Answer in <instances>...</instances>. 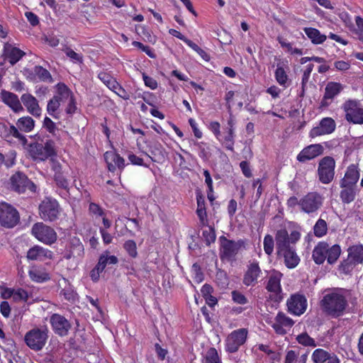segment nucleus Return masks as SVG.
I'll return each mask as SVG.
<instances>
[{
	"mask_svg": "<svg viewBox=\"0 0 363 363\" xmlns=\"http://www.w3.org/2000/svg\"><path fill=\"white\" fill-rule=\"evenodd\" d=\"M301 238L298 230H294L290 235L286 229H280L275 235L277 256L284 259L286 267L294 269L300 262V258L291 245L295 244Z\"/></svg>",
	"mask_w": 363,
	"mask_h": 363,
	"instance_id": "f257e3e1",
	"label": "nucleus"
},
{
	"mask_svg": "<svg viewBox=\"0 0 363 363\" xmlns=\"http://www.w3.org/2000/svg\"><path fill=\"white\" fill-rule=\"evenodd\" d=\"M62 107H65L67 114L72 115L77 111V103L73 92L68 86L63 83H58L55 86L54 96L48 102L47 111L56 118Z\"/></svg>",
	"mask_w": 363,
	"mask_h": 363,
	"instance_id": "f03ea898",
	"label": "nucleus"
},
{
	"mask_svg": "<svg viewBox=\"0 0 363 363\" xmlns=\"http://www.w3.org/2000/svg\"><path fill=\"white\" fill-rule=\"evenodd\" d=\"M322 306L328 313L335 316L340 315L347 306L345 291L336 290L326 294L322 300Z\"/></svg>",
	"mask_w": 363,
	"mask_h": 363,
	"instance_id": "7ed1b4c3",
	"label": "nucleus"
},
{
	"mask_svg": "<svg viewBox=\"0 0 363 363\" xmlns=\"http://www.w3.org/2000/svg\"><path fill=\"white\" fill-rule=\"evenodd\" d=\"M23 148L34 160L37 161H45L50 158L51 162H54V157L57 156L55 143L52 140H48L44 144L34 143L29 145H26Z\"/></svg>",
	"mask_w": 363,
	"mask_h": 363,
	"instance_id": "20e7f679",
	"label": "nucleus"
},
{
	"mask_svg": "<svg viewBox=\"0 0 363 363\" xmlns=\"http://www.w3.org/2000/svg\"><path fill=\"white\" fill-rule=\"evenodd\" d=\"M342 108L348 123L363 125V106L359 100L347 99L343 103Z\"/></svg>",
	"mask_w": 363,
	"mask_h": 363,
	"instance_id": "39448f33",
	"label": "nucleus"
},
{
	"mask_svg": "<svg viewBox=\"0 0 363 363\" xmlns=\"http://www.w3.org/2000/svg\"><path fill=\"white\" fill-rule=\"evenodd\" d=\"M31 233L38 241L45 245H50L55 243L57 239L55 230L42 222L33 225Z\"/></svg>",
	"mask_w": 363,
	"mask_h": 363,
	"instance_id": "423d86ee",
	"label": "nucleus"
},
{
	"mask_svg": "<svg viewBox=\"0 0 363 363\" xmlns=\"http://www.w3.org/2000/svg\"><path fill=\"white\" fill-rule=\"evenodd\" d=\"M48 329L46 328H33L25 335L26 345L32 350H40L45 345L48 340Z\"/></svg>",
	"mask_w": 363,
	"mask_h": 363,
	"instance_id": "0eeeda50",
	"label": "nucleus"
},
{
	"mask_svg": "<svg viewBox=\"0 0 363 363\" xmlns=\"http://www.w3.org/2000/svg\"><path fill=\"white\" fill-rule=\"evenodd\" d=\"M35 127V121L30 116H23L18 119L15 125H11L9 133L11 135L18 139L23 146H25L27 140L19 130L29 133L33 130Z\"/></svg>",
	"mask_w": 363,
	"mask_h": 363,
	"instance_id": "6e6552de",
	"label": "nucleus"
},
{
	"mask_svg": "<svg viewBox=\"0 0 363 363\" xmlns=\"http://www.w3.org/2000/svg\"><path fill=\"white\" fill-rule=\"evenodd\" d=\"M335 161L332 157L326 156L318 163V176L321 183L330 184L334 179Z\"/></svg>",
	"mask_w": 363,
	"mask_h": 363,
	"instance_id": "1a4fd4ad",
	"label": "nucleus"
},
{
	"mask_svg": "<svg viewBox=\"0 0 363 363\" xmlns=\"http://www.w3.org/2000/svg\"><path fill=\"white\" fill-rule=\"evenodd\" d=\"M60 206L55 199L45 198L39 206V214L44 220H55L60 215Z\"/></svg>",
	"mask_w": 363,
	"mask_h": 363,
	"instance_id": "9d476101",
	"label": "nucleus"
},
{
	"mask_svg": "<svg viewBox=\"0 0 363 363\" xmlns=\"http://www.w3.org/2000/svg\"><path fill=\"white\" fill-rule=\"evenodd\" d=\"M19 220L17 211L6 203H0V223L6 228H13Z\"/></svg>",
	"mask_w": 363,
	"mask_h": 363,
	"instance_id": "9b49d317",
	"label": "nucleus"
},
{
	"mask_svg": "<svg viewBox=\"0 0 363 363\" xmlns=\"http://www.w3.org/2000/svg\"><path fill=\"white\" fill-rule=\"evenodd\" d=\"M247 337V330L240 328L233 331L225 340V348L229 352H235L243 345Z\"/></svg>",
	"mask_w": 363,
	"mask_h": 363,
	"instance_id": "f8f14e48",
	"label": "nucleus"
},
{
	"mask_svg": "<svg viewBox=\"0 0 363 363\" xmlns=\"http://www.w3.org/2000/svg\"><path fill=\"white\" fill-rule=\"evenodd\" d=\"M11 188L18 192L23 193L27 189L30 191H35L36 186L27 177L21 173H16L11 178Z\"/></svg>",
	"mask_w": 363,
	"mask_h": 363,
	"instance_id": "ddd939ff",
	"label": "nucleus"
},
{
	"mask_svg": "<svg viewBox=\"0 0 363 363\" xmlns=\"http://www.w3.org/2000/svg\"><path fill=\"white\" fill-rule=\"evenodd\" d=\"M289 311L296 315H301L307 308L306 298L300 294L292 295L287 301Z\"/></svg>",
	"mask_w": 363,
	"mask_h": 363,
	"instance_id": "4468645a",
	"label": "nucleus"
},
{
	"mask_svg": "<svg viewBox=\"0 0 363 363\" xmlns=\"http://www.w3.org/2000/svg\"><path fill=\"white\" fill-rule=\"evenodd\" d=\"M323 152L324 147L321 144H313L304 147L298 154L296 159L300 162H305L322 155Z\"/></svg>",
	"mask_w": 363,
	"mask_h": 363,
	"instance_id": "2eb2a0df",
	"label": "nucleus"
},
{
	"mask_svg": "<svg viewBox=\"0 0 363 363\" xmlns=\"http://www.w3.org/2000/svg\"><path fill=\"white\" fill-rule=\"evenodd\" d=\"M322 204L321 197L311 193L300 200V206L305 213H310L317 211Z\"/></svg>",
	"mask_w": 363,
	"mask_h": 363,
	"instance_id": "dca6fc26",
	"label": "nucleus"
},
{
	"mask_svg": "<svg viewBox=\"0 0 363 363\" xmlns=\"http://www.w3.org/2000/svg\"><path fill=\"white\" fill-rule=\"evenodd\" d=\"M343 89L344 86L339 82H328L325 88L324 95L321 101V106H329L334 98L337 96L343 90Z\"/></svg>",
	"mask_w": 363,
	"mask_h": 363,
	"instance_id": "f3484780",
	"label": "nucleus"
},
{
	"mask_svg": "<svg viewBox=\"0 0 363 363\" xmlns=\"http://www.w3.org/2000/svg\"><path fill=\"white\" fill-rule=\"evenodd\" d=\"M294 325V321L282 313H279L272 322L271 325L278 334H285Z\"/></svg>",
	"mask_w": 363,
	"mask_h": 363,
	"instance_id": "a211bd4d",
	"label": "nucleus"
},
{
	"mask_svg": "<svg viewBox=\"0 0 363 363\" xmlns=\"http://www.w3.org/2000/svg\"><path fill=\"white\" fill-rule=\"evenodd\" d=\"M335 123L331 118H323L319 125L313 128L310 132L311 138H315L320 135L330 134L335 130Z\"/></svg>",
	"mask_w": 363,
	"mask_h": 363,
	"instance_id": "6ab92c4d",
	"label": "nucleus"
},
{
	"mask_svg": "<svg viewBox=\"0 0 363 363\" xmlns=\"http://www.w3.org/2000/svg\"><path fill=\"white\" fill-rule=\"evenodd\" d=\"M359 179V169L357 164H350L347 168L344 177L340 181L341 187L354 186Z\"/></svg>",
	"mask_w": 363,
	"mask_h": 363,
	"instance_id": "aec40b11",
	"label": "nucleus"
},
{
	"mask_svg": "<svg viewBox=\"0 0 363 363\" xmlns=\"http://www.w3.org/2000/svg\"><path fill=\"white\" fill-rule=\"evenodd\" d=\"M21 101L26 108L27 111L35 117H40L42 109L38 100L30 94H24L21 97Z\"/></svg>",
	"mask_w": 363,
	"mask_h": 363,
	"instance_id": "412c9836",
	"label": "nucleus"
},
{
	"mask_svg": "<svg viewBox=\"0 0 363 363\" xmlns=\"http://www.w3.org/2000/svg\"><path fill=\"white\" fill-rule=\"evenodd\" d=\"M104 159L109 171L113 172L116 168L123 169L125 166V160L115 152L108 151L104 154Z\"/></svg>",
	"mask_w": 363,
	"mask_h": 363,
	"instance_id": "4be33fe9",
	"label": "nucleus"
},
{
	"mask_svg": "<svg viewBox=\"0 0 363 363\" xmlns=\"http://www.w3.org/2000/svg\"><path fill=\"white\" fill-rule=\"evenodd\" d=\"M27 258L30 260L45 261L52 258V252L43 247L35 245L28 251Z\"/></svg>",
	"mask_w": 363,
	"mask_h": 363,
	"instance_id": "5701e85b",
	"label": "nucleus"
},
{
	"mask_svg": "<svg viewBox=\"0 0 363 363\" xmlns=\"http://www.w3.org/2000/svg\"><path fill=\"white\" fill-rule=\"evenodd\" d=\"M289 70V62L286 60H281L277 65L275 78L278 84L284 87L289 85L287 71Z\"/></svg>",
	"mask_w": 363,
	"mask_h": 363,
	"instance_id": "b1692460",
	"label": "nucleus"
},
{
	"mask_svg": "<svg viewBox=\"0 0 363 363\" xmlns=\"http://www.w3.org/2000/svg\"><path fill=\"white\" fill-rule=\"evenodd\" d=\"M282 274L278 271L272 270L270 272L269 279L267 289L271 292H274L277 299H281L280 293L281 291V279Z\"/></svg>",
	"mask_w": 363,
	"mask_h": 363,
	"instance_id": "393cba45",
	"label": "nucleus"
},
{
	"mask_svg": "<svg viewBox=\"0 0 363 363\" xmlns=\"http://www.w3.org/2000/svg\"><path fill=\"white\" fill-rule=\"evenodd\" d=\"M1 97L2 101L14 112L18 113L23 111V107L16 94L7 91H2Z\"/></svg>",
	"mask_w": 363,
	"mask_h": 363,
	"instance_id": "a878e982",
	"label": "nucleus"
},
{
	"mask_svg": "<svg viewBox=\"0 0 363 363\" xmlns=\"http://www.w3.org/2000/svg\"><path fill=\"white\" fill-rule=\"evenodd\" d=\"M51 324L53 330L60 335H65L69 329L68 321L62 316L55 314L51 317Z\"/></svg>",
	"mask_w": 363,
	"mask_h": 363,
	"instance_id": "bb28decb",
	"label": "nucleus"
},
{
	"mask_svg": "<svg viewBox=\"0 0 363 363\" xmlns=\"http://www.w3.org/2000/svg\"><path fill=\"white\" fill-rule=\"evenodd\" d=\"M260 274L261 269L259 267L258 263H250L244 277V284L247 286L254 284L257 281Z\"/></svg>",
	"mask_w": 363,
	"mask_h": 363,
	"instance_id": "cd10ccee",
	"label": "nucleus"
},
{
	"mask_svg": "<svg viewBox=\"0 0 363 363\" xmlns=\"http://www.w3.org/2000/svg\"><path fill=\"white\" fill-rule=\"evenodd\" d=\"M28 275L33 281L42 283L50 279L49 273L43 267L33 266L28 271Z\"/></svg>",
	"mask_w": 363,
	"mask_h": 363,
	"instance_id": "c85d7f7f",
	"label": "nucleus"
},
{
	"mask_svg": "<svg viewBox=\"0 0 363 363\" xmlns=\"http://www.w3.org/2000/svg\"><path fill=\"white\" fill-rule=\"evenodd\" d=\"M328 250V244L325 242H320L313 250L312 257L318 264H323L325 259Z\"/></svg>",
	"mask_w": 363,
	"mask_h": 363,
	"instance_id": "c756f323",
	"label": "nucleus"
},
{
	"mask_svg": "<svg viewBox=\"0 0 363 363\" xmlns=\"http://www.w3.org/2000/svg\"><path fill=\"white\" fill-rule=\"evenodd\" d=\"M220 252L225 257H230L234 255L238 249V245L232 240L226 239L225 237L220 238Z\"/></svg>",
	"mask_w": 363,
	"mask_h": 363,
	"instance_id": "7c9ffc66",
	"label": "nucleus"
},
{
	"mask_svg": "<svg viewBox=\"0 0 363 363\" xmlns=\"http://www.w3.org/2000/svg\"><path fill=\"white\" fill-rule=\"evenodd\" d=\"M4 54L9 62L11 65H14L23 56L24 52L11 44H6L4 46Z\"/></svg>",
	"mask_w": 363,
	"mask_h": 363,
	"instance_id": "2f4dec72",
	"label": "nucleus"
},
{
	"mask_svg": "<svg viewBox=\"0 0 363 363\" xmlns=\"http://www.w3.org/2000/svg\"><path fill=\"white\" fill-rule=\"evenodd\" d=\"M304 32L313 44H321L325 42L327 38L325 35L321 34L316 28H305Z\"/></svg>",
	"mask_w": 363,
	"mask_h": 363,
	"instance_id": "473e14b6",
	"label": "nucleus"
},
{
	"mask_svg": "<svg viewBox=\"0 0 363 363\" xmlns=\"http://www.w3.org/2000/svg\"><path fill=\"white\" fill-rule=\"evenodd\" d=\"M348 256L351 260L355 261L358 264L363 263V245H354L347 250Z\"/></svg>",
	"mask_w": 363,
	"mask_h": 363,
	"instance_id": "72a5a7b5",
	"label": "nucleus"
},
{
	"mask_svg": "<svg viewBox=\"0 0 363 363\" xmlns=\"http://www.w3.org/2000/svg\"><path fill=\"white\" fill-rule=\"evenodd\" d=\"M118 260L116 256L111 255L108 250L104 251L99 257L98 264L104 268V270L107 265L116 264Z\"/></svg>",
	"mask_w": 363,
	"mask_h": 363,
	"instance_id": "f704fd0d",
	"label": "nucleus"
},
{
	"mask_svg": "<svg viewBox=\"0 0 363 363\" xmlns=\"http://www.w3.org/2000/svg\"><path fill=\"white\" fill-rule=\"evenodd\" d=\"M343 189L340 192V198L344 203H351L355 199L356 190L354 186L342 187Z\"/></svg>",
	"mask_w": 363,
	"mask_h": 363,
	"instance_id": "c9c22d12",
	"label": "nucleus"
},
{
	"mask_svg": "<svg viewBox=\"0 0 363 363\" xmlns=\"http://www.w3.org/2000/svg\"><path fill=\"white\" fill-rule=\"evenodd\" d=\"M357 264L355 261L351 260L347 255V258L343 260L339 265V271L340 273L350 274L353 272Z\"/></svg>",
	"mask_w": 363,
	"mask_h": 363,
	"instance_id": "e433bc0d",
	"label": "nucleus"
},
{
	"mask_svg": "<svg viewBox=\"0 0 363 363\" xmlns=\"http://www.w3.org/2000/svg\"><path fill=\"white\" fill-rule=\"evenodd\" d=\"M341 254V248L339 245H334L331 247L328 246L326 255L327 261L329 264H334L340 257Z\"/></svg>",
	"mask_w": 363,
	"mask_h": 363,
	"instance_id": "4c0bfd02",
	"label": "nucleus"
},
{
	"mask_svg": "<svg viewBox=\"0 0 363 363\" xmlns=\"http://www.w3.org/2000/svg\"><path fill=\"white\" fill-rule=\"evenodd\" d=\"M89 210L95 223L99 225L100 218L103 216L106 213L99 205L94 203H91L89 204Z\"/></svg>",
	"mask_w": 363,
	"mask_h": 363,
	"instance_id": "58836bf2",
	"label": "nucleus"
},
{
	"mask_svg": "<svg viewBox=\"0 0 363 363\" xmlns=\"http://www.w3.org/2000/svg\"><path fill=\"white\" fill-rule=\"evenodd\" d=\"M330 357L329 354L322 349L315 350L312 354V359L315 363H324Z\"/></svg>",
	"mask_w": 363,
	"mask_h": 363,
	"instance_id": "ea45409f",
	"label": "nucleus"
},
{
	"mask_svg": "<svg viewBox=\"0 0 363 363\" xmlns=\"http://www.w3.org/2000/svg\"><path fill=\"white\" fill-rule=\"evenodd\" d=\"M35 77L41 81L51 82V75L50 72L42 67L37 66L34 68Z\"/></svg>",
	"mask_w": 363,
	"mask_h": 363,
	"instance_id": "a19ab883",
	"label": "nucleus"
},
{
	"mask_svg": "<svg viewBox=\"0 0 363 363\" xmlns=\"http://www.w3.org/2000/svg\"><path fill=\"white\" fill-rule=\"evenodd\" d=\"M306 359L307 357L306 355H302L298 359L296 353L293 350H290L286 353L284 363H306Z\"/></svg>",
	"mask_w": 363,
	"mask_h": 363,
	"instance_id": "79ce46f5",
	"label": "nucleus"
},
{
	"mask_svg": "<svg viewBox=\"0 0 363 363\" xmlns=\"http://www.w3.org/2000/svg\"><path fill=\"white\" fill-rule=\"evenodd\" d=\"M263 247L265 253L271 255L274 252V240L271 235H266L263 240Z\"/></svg>",
	"mask_w": 363,
	"mask_h": 363,
	"instance_id": "37998d69",
	"label": "nucleus"
},
{
	"mask_svg": "<svg viewBox=\"0 0 363 363\" xmlns=\"http://www.w3.org/2000/svg\"><path fill=\"white\" fill-rule=\"evenodd\" d=\"M204 363H220L218 352L215 348L211 347L207 351L204 359Z\"/></svg>",
	"mask_w": 363,
	"mask_h": 363,
	"instance_id": "c03bdc74",
	"label": "nucleus"
},
{
	"mask_svg": "<svg viewBox=\"0 0 363 363\" xmlns=\"http://www.w3.org/2000/svg\"><path fill=\"white\" fill-rule=\"evenodd\" d=\"M297 342L304 346L315 347V340L311 338L307 333H301L296 337Z\"/></svg>",
	"mask_w": 363,
	"mask_h": 363,
	"instance_id": "a18cd8bd",
	"label": "nucleus"
},
{
	"mask_svg": "<svg viewBox=\"0 0 363 363\" xmlns=\"http://www.w3.org/2000/svg\"><path fill=\"white\" fill-rule=\"evenodd\" d=\"M313 230L317 237L323 236L327 232L326 222L323 219H319L314 225Z\"/></svg>",
	"mask_w": 363,
	"mask_h": 363,
	"instance_id": "49530a36",
	"label": "nucleus"
},
{
	"mask_svg": "<svg viewBox=\"0 0 363 363\" xmlns=\"http://www.w3.org/2000/svg\"><path fill=\"white\" fill-rule=\"evenodd\" d=\"M99 77L110 89H117L118 83L109 75L106 73H100Z\"/></svg>",
	"mask_w": 363,
	"mask_h": 363,
	"instance_id": "de8ad7c7",
	"label": "nucleus"
},
{
	"mask_svg": "<svg viewBox=\"0 0 363 363\" xmlns=\"http://www.w3.org/2000/svg\"><path fill=\"white\" fill-rule=\"evenodd\" d=\"M203 237L207 245L214 242L216 240V233L213 228L208 226L203 231Z\"/></svg>",
	"mask_w": 363,
	"mask_h": 363,
	"instance_id": "09e8293b",
	"label": "nucleus"
},
{
	"mask_svg": "<svg viewBox=\"0 0 363 363\" xmlns=\"http://www.w3.org/2000/svg\"><path fill=\"white\" fill-rule=\"evenodd\" d=\"M28 293L25 290H23L22 289H13L12 299L14 301H26L28 300Z\"/></svg>",
	"mask_w": 363,
	"mask_h": 363,
	"instance_id": "8fccbe9b",
	"label": "nucleus"
},
{
	"mask_svg": "<svg viewBox=\"0 0 363 363\" xmlns=\"http://www.w3.org/2000/svg\"><path fill=\"white\" fill-rule=\"evenodd\" d=\"M124 248L128 255L132 257H135L138 255L136 244L133 240H128L124 243Z\"/></svg>",
	"mask_w": 363,
	"mask_h": 363,
	"instance_id": "3c124183",
	"label": "nucleus"
},
{
	"mask_svg": "<svg viewBox=\"0 0 363 363\" xmlns=\"http://www.w3.org/2000/svg\"><path fill=\"white\" fill-rule=\"evenodd\" d=\"M223 144L226 148L230 150H233L234 145V130L233 128H229L228 135L225 138Z\"/></svg>",
	"mask_w": 363,
	"mask_h": 363,
	"instance_id": "603ef678",
	"label": "nucleus"
},
{
	"mask_svg": "<svg viewBox=\"0 0 363 363\" xmlns=\"http://www.w3.org/2000/svg\"><path fill=\"white\" fill-rule=\"evenodd\" d=\"M143 79L146 86L149 87L152 90L157 89L158 84L154 78L148 77L145 73H143Z\"/></svg>",
	"mask_w": 363,
	"mask_h": 363,
	"instance_id": "864d4df0",
	"label": "nucleus"
},
{
	"mask_svg": "<svg viewBox=\"0 0 363 363\" xmlns=\"http://www.w3.org/2000/svg\"><path fill=\"white\" fill-rule=\"evenodd\" d=\"M282 48L286 49L287 52H289L291 55H301L303 52L301 49L293 48L290 43L286 42H280Z\"/></svg>",
	"mask_w": 363,
	"mask_h": 363,
	"instance_id": "5fc2aeb1",
	"label": "nucleus"
},
{
	"mask_svg": "<svg viewBox=\"0 0 363 363\" xmlns=\"http://www.w3.org/2000/svg\"><path fill=\"white\" fill-rule=\"evenodd\" d=\"M208 128L214 134L216 138L218 140H220V123L217 121H212L209 123Z\"/></svg>",
	"mask_w": 363,
	"mask_h": 363,
	"instance_id": "6e6d98bb",
	"label": "nucleus"
},
{
	"mask_svg": "<svg viewBox=\"0 0 363 363\" xmlns=\"http://www.w3.org/2000/svg\"><path fill=\"white\" fill-rule=\"evenodd\" d=\"M189 123L191 128H192V130L194 132V136L196 138H199V139L201 138L202 136H203V133L199 130V128L198 127V124L196 123L195 120L194 118H189Z\"/></svg>",
	"mask_w": 363,
	"mask_h": 363,
	"instance_id": "4d7b16f0",
	"label": "nucleus"
},
{
	"mask_svg": "<svg viewBox=\"0 0 363 363\" xmlns=\"http://www.w3.org/2000/svg\"><path fill=\"white\" fill-rule=\"evenodd\" d=\"M184 43H186L188 46H189L192 50L196 52L202 57L204 58V57L206 55L204 50H203L200 47H199L196 43H194L191 40L186 39Z\"/></svg>",
	"mask_w": 363,
	"mask_h": 363,
	"instance_id": "13d9d810",
	"label": "nucleus"
},
{
	"mask_svg": "<svg viewBox=\"0 0 363 363\" xmlns=\"http://www.w3.org/2000/svg\"><path fill=\"white\" fill-rule=\"evenodd\" d=\"M104 271V268L99 266L97 263L96 267L91 271L90 276L94 281H97L99 279L101 273Z\"/></svg>",
	"mask_w": 363,
	"mask_h": 363,
	"instance_id": "bf43d9fd",
	"label": "nucleus"
},
{
	"mask_svg": "<svg viewBox=\"0 0 363 363\" xmlns=\"http://www.w3.org/2000/svg\"><path fill=\"white\" fill-rule=\"evenodd\" d=\"M13 289L0 286V296L2 298L8 299L13 298Z\"/></svg>",
	"mask_w": 363,
	"mask_h": 363,
	"instance_id": "052dcab7",
	"label": "nucleus"
},
{
	"mask_svg": "<svg viewBox=\"0 0 363 363\" xmlns=\"http://www.w3.org/2000/svg\"><path fill=\"white\" fill-rule=\"evenodd\" d=\"M130 162L134 165L147 167L144 162L143 160L134 154H129L128 156Z\"/></svg>",
	"mask_w": 363,
	"mask_h": 363,
	"instance_id": "680f3d73",
	"label": "nucleus"
},
{
	"mask_svg": "<svg viewBox=\"0 0 363 363\" xmlns=\"http://www.w3.org/2000/svg\"><path fill=\"white\" fill-rule=\"evenodd\" d=\"M196 213L200 219L202 225H207V215L206 212L205 206L197 208Z\"/></svg>",
	"mask_w": 363,
	"mask_h": 363,
	"instance_id": "e2e57ef3",
	"label": "nucleus"
},
{
	"mask_svg": "<svg viewBox=\"0 0 363 363\" xmlns=\"http://www.w3.org/2000/svg\"><path fill=\"white\" fill-rule=\"evenodd\" d=\"M66 55L67 57H69L73 62H82V56L74 52V50L71 49H67L66 50Z\"/></svg>",
	"mask_w": 363,
	"mask_h": 363,
	"instance_id": "0e129e2a",
	"label": "nucleus"
},
{
	"mask_svg": "<svg viewBox=\"0 0 363 363\" xmlns=\"http://www.w3.org/2000/svg\"><path fill=\"white\" fill-rule=\"evenodd\" d=\"M0 312L5 318H9L11 313V307L7 301H3L0 304Z\"/></svg>",
	"mask_w": 363,
	"mask_h": 363,
	"instance_id": "69168bd1",
	"label": "nucleus"
},
{
	"mask_svg": "<svg viewBox=\"0 0 363 363\" xmlns=\"http://www.w3.org/2000/svg\"><path fill=\"white\" fill-rule=\"evenodd\" d=\"M232 297L233 301L239 304H245L247 303V299L243 294L238 291H233L232 293Z\"/></svg>",
	"mask_w": 363,
	"mask_h": 363,
	"instance_id": "338daca9",
	"label": "nucleus"
},
{
	"mask_svg": "<svg viewBox=\"0 0 363 363\" xmlns=\"http://www.w3.org/2000/svg\"><path fill=\"white\" fill-rule=\"evenodd\" d=\"M354 21L357 26V29L354 33L359 37V33H363V18L361 16H356Z\"/></svg>",
	"mask_w": 363,
	"mask_h": 363,
	"instance_id": "774afa93",
	"label": "nucleus"
}]
</instances>
